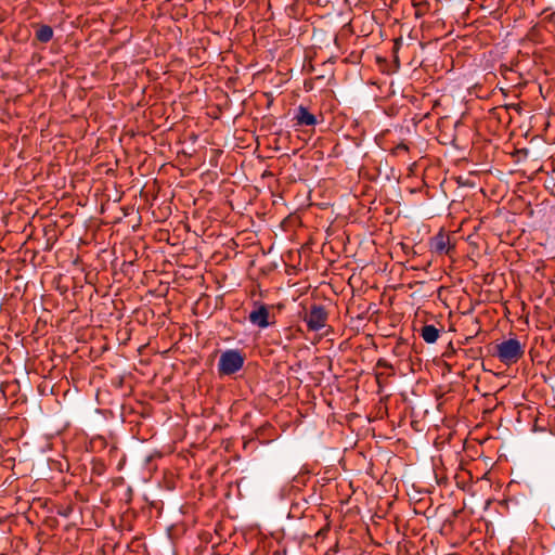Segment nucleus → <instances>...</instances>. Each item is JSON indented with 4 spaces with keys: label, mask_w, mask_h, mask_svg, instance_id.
<instances>
[{
    "label": "nucleus",
    "mask_w": 555,
    "mask_h": 555,
    "mask_svg": "<svg viewBox=\"0 0 555 555\" xmlns=\"http://www.w3.org/2000/svg\"><path fill=\"white\" fill-rule=\"evenodd\" d=\"M416 166V163H412L410 169L413 170V168Z\"/></svg>",
    "instance_id": "19"
},
{
    "label": "nucleus",
    "mask_w": 555,
    "mask_h": 555,
    "mask_svg": "<svg viewBox=\"0 0 555 555\" xmlns=\"http://www.w3.org/2000/svg\"><path fill=\"white\" fill-rule=\"evenodd\" d=\"M436 514V508H433L431 506H428L424 512L423 516L425 517L426 521H429L431 517H434Z\"/></svg>",
    "instance_id": "12"
},
{
    "label": "nucleus",
    "mask_w": 555,
    "mask_h": 555,
    "mask_svg": "<svg viewBox=\"0 0 555 555\" xmlns=\"http://www.w3.org/2000/svg\"><path fill=\"white\" fill-rule=\"evenodd\" d=\"M411 3L414 8L416 7V0H411Z\"/></svg>",
    "instance_id": "18"
},
{
    "label": "nucleus",
    "mask_w": 555,
    "mask_h": 555,
    "mask_svg": "<svg viewBox=\"0 0 555 555\" xmlns=\"http://www.w3.org/2000/svg\"><path fill=\"white\" fill-rule=\"evenodd\" d=\"M425 315L424 319H421V314L418 313V321L423 323L421 328H418V335L424 339L427 344H435L440 337L441 332L443 331V325L440 322L436 324L428 323L427 312L422 311Z\"/></svg>",
    "instance_id": "5"
},
{
    "label": "nucleus",
    "mask_w": 555,
    "mask_h": 555,
    "mask_svg": "<svg viewBox=\"0 0 555 555\" xmlns=\"http://www.w3.org/2000/svg\"><path fill=\"white\" fill-rule=\"evenodd\" d=\"M495 349L498 359L507 365L516 363L525 353V346L517 338L503 340Z\"/></svg>",
    "instance_id": "2"
},
{
    "label": "nucleus",
    "mask_w": 555,
    "mask_h": 555,
    "mask_svg": "<svg viewBox=\"0 0 555 555\" xmlns=\"http://www.w3.org/2000/svg\"><path fill=\"white\" fill-rule=\"evenodd\" d=\"M420 101L421 106H418V116H422V118H418V126L421 125L429 137L436 139L438 119H436L434 122L431 121L430 112L428 108H433L437 103V100L430 98L429 92H424L422 98L418 99V102Z\"/></svg>",
    "instance_id": "3"
},
{
    "label": "nucleus",
    "mask_w": 555,
    "mask_h": 555,
    "mask_svg": "<svg viewBox=\"0 0 555 555\" xmlns=\"http://www.w3.org/2000/svg\"><path fill=\"white\" fill-rule=\"evenodd\" d=\"M294 119L297 126H314L318 122L317 117L304 105L298 106Z\"/></svg>",
    "instance_id": "9"
},
{
    "label": "nucleus",
    "mask_w": 555,
    "mask_h": 555,
    "mask_svg": "<svg viewBox=\"0 0 555 555\" xmlns=\"http://www.w3.org/2000/svg\"><path fill=\"white\" fill-rule=\"evenodd\" d=\"M304 321L309 331L318 332L326 325L327 312L321 305H313L309 312L306 313Z\"/></svg>",
    "instance_id": "4"
},
{
    "label": "nucleus",
    "mask_w": 555,
    "mask_h": 555,
    "mask_svg": "<svg viewBox=\"0 0 555 555\" xmlns=\"http://www.w3.org/2000/svg\"><path fill=\"white\" fill-rule=\"evenodd\" d=\"M545 20L550 23H555V12H552L548 15H546Z\"/></svg>",
    "instance_id": "16"
},
{
    "label": "nucleus",
    "mask_w": 555,
    "mask_h": 555,
    "mask_svg": "<svg viewBox=\"0 0 555 555\" xmlns=\"http://www.w3.org/2000/svg\"><path fill=\"white\" fill-rule=\"evenodd\" d=\"M53 38V29L49 25H40L36 30V39L42 43L49 42Z\"/></svg>",
    "instance_id": "10"
},
{
    "label": "nucleus",
    "mask_w": 555,
    "mask_h": 555,
    "mask_svg": "<svg viewBox=\"0 0 555 555\" xmlns=\"http://www.w3.org/2000/svg\"><path fill=\"white\" fill-rule=\"evenodd\" d=\"M166 211H167V210H163V209H159V210H152L153 216L156 218V220H157V221H158L160 218H166V217H167Z\"/></svg>",
    "instance_id": "14"
},
{
    "label": "nucleus",
    "mask_w": 555,
    "mask_h": 555,
    "mask_svg": "<svg viewBox=\"0 0 555 555\" xmlns=\"http://www.w3.org/2000/svg\"><path fill=\"white\" fill-rule=\"evenodd\" d=\"M248 321L259 328H267L273 323L270 321L268 306L258 301L254 302V309L249 312Z\"/></svg>",
    "instance_id": "6"
},
{
    "label": "nucleus",
    "mask_w": 555,
    "mask_h": 555,
    "mask_svg": "<svg viewBox=\"0 0 555 555\" xmlns=\"http://www.w3.org/2000/svg\"><path fill=\"white\" fill-rule=\"evenodd\" d=\"M246 357L240 349H225L218 360V373L220 376H232L238 373L245 363Z\"/></svg>",
    "instance_id": "1"
},
{
    "label": "nucleus",
    "mask_w": 555,
    "mask_h": 555,
    "mask_svg": "<svg viewBox=\"0 0 555 555\" xmlns=\"http://www.w3.org/2000/svg\"><path fill=\"white\" fill-rule=\"evenodd\" d=\"M429 501H430V498H429V496H427V498H418V500H417V503H418V515H421V514H422L421 507H422L423 505L428 504V502H429Z\"/></svg>",
    "instance_id": "15"
},
{
    "label": "nucleus",
    "mask_w": 555,
    "mask_h": 555,
    "mask_svg": "<svg viewBox=\"0 0 555 555\" xmlns=\"http://www.w3.org/2000/svg\"><path fill=\"white\" fill-rule=\"evenodd\" d=\"M438 171V168L435 166H429L424 169L422 176L423 185L426 188V195L433 197L437 192V183L436 181H431V176Z\"/></svg>",
    "instance_id": "8"
},
{
    "label": "nucleus",
    "mask_w": 555,
    "mask_h": 555,
    "mask_svg": "<svg viewBox=\"0 0 555 555\" xmlns=\"http://www.w3.org/2000/svg\"><path fill=\"white\" fill-rule=\"evenodd\" d=\"M428 11V3L418 0V17Z\"/></svg>",
    "instance_id": "13"
},
{
    "label": "nucleus",
    "mask_w": 555,
    "mask_h": 555,
    "mask_svg": "<svg viewBox=\"0 0 555 555\" xmlns=\"http://www.w3.org/2000/svg\"><path fill=\"white\" fill-rule=\"evenodd\" d=\"M124 211H125V216H126V217H129V216L133 215L134 212H135V214H138V212H139V210H134V209H131V211H130V212H129L128 210H124Z\"/></svg>",
    "instance_id": "17"
},
{
    "label": "nucleus",
    "mask_w": 555,
    "mask_h": 555,
    "mask_svg": "<svg viewBox=\"0 0 555 555\" xmlns=\"http://www.w3.org/2000/svg\"><path fill=\"white\" fill-rule=\"evenodd\" d=\"M60 217L63 220V222L60 224L57 221H54V223L57 227H67L72 222V219H73V215L69 212H65V214L61 215Z\"/></svg>",
    "instance_id": "11"
},
{
    "label": "nucleus",
    "mask_w": 555,
    "mask_h": 555,
    "mask_svg": "<svg viewBox=\"0 0 555 555\" xmlns=\"http://www.w3.org/2000/svg\"><path fill=\"white\" fill-rule=\"evenodd\" d=\"M429 248L436 254L447 255L454 249V246L450 243L449 234L444 232L443 229H440V231L430 238Z\"/></svg>",
    "instance_id": "7"
}]
</instances>
